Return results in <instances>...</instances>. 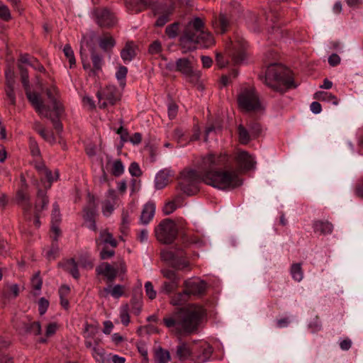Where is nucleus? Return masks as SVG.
<instances>
[{
    "label": "nucleus",
    "mask_w": 363,
    "mask_h": 363,
    "mask_svg": "<svg viewBox=\"0 0 363 363\" xmlns=\"http://www.w3.org/2000/svg\"><path fill=\"white\" fill-rule=\"evenodd\" d=\"M27 332L35 335H40L42 333L41 326L39 322H33L26 327Z\"/></svg>",
    "instance_id": "47"
},
{
    "label": "nucleus",
    "mask_w": 363,
    "mask_h": 363,
    "mask_svg": "<svg viewBox=\"0 0 363 363\" xmlns=\"http://www.w3.org/2000/svg\"><path fill=\"white\" fill-rule=\"evenodd\" d=\"M63 52L66 57L68 59L69 62V67L72 68L76 63V60L74 55V52L69 45H66L64 47Z\"/></svg>",
    "instance_id": "43"
},
{
    "label": "nucleus",
    "mask_w": 363,
    "mask_h": 363,
    "mask_svg": "<svg viewBox=\"0 0 363 363\" xmlns=\"http://www.w3.org/2000/svg\"><path fill=\"white\" fill-rule=\"evenodd\" d=\"M19 288L17 284H11L5 287L1 291V299L6 303L7 301L13 299L18 296Z\"/></svg>",
    "instance_id": "22"
},
{
    "label": "nucleus",
    "mask_w": 363,
    "mask_h": 363,
    "mask_svg": "<svg viewBox=\"0 0 363 363\" xmlns=\"http://www.w3.org/2000/svg\"><path fill=\"white\" fill-rule=\"evenodd\" d=\"M172 172L169 169H164L160 170L155 176V186L157 189L164 188L168 182L169 178L172 176Z\"/></svg>",
    "instance_id": "19"
},
{
    "label": "nucleus",
    "mask_w": 363,
    "mask_h": 363,
    "mask_svg": "<svg viewBox=\"0 0 363 363\" xmlns=\"http://www.w3.org/2000/svg\"><path fill=\"white\" fill-rule=\"evenodd\" d=\"M237 164L242 170L247 171L255 167L256 161L254 157L244 150H239L235 157Z\"/></svg>",
    "instance_id": "14"
},
{
    "label": "nucleus",
    "mask_w": 363,
    "mask_h": 363,
    "mask_svg": "<svg viewBox=\"0 0 363 363\" xmlns=\"http://www.w3.org/2000/svg\"><path fill=\"white\" fill-rule=\"evenodd\" d=\"M64 267L74 279H77L79 277L77 264L73 259L66 261L64 264Z\"/></svg>",
    "instance_id": "30"
},
{
    "label": "nucleus",
    "mask_w": 363,
    "mask_h": 363,
    "mask_svg": "<svg viewBox=\"0 0 363 363\" xmlns=\"http://www.w3.org/2000/svg\"><path fill=\"white\" fill-rule=\"evenodd\" d=\"M97 96L101 108H105L109 104L113 105L118 99V94L113 86H108L103 92H99Z\"/></svg>",
    "instance_id": "13"
},
{
    "label": "nucleus",
    "mask_w": 363,
    "mask_h": 363,
    "mask_svg": "<svg viewBox=\"0 0 363 363\" xmlns=\"http://www.w3.org/2000/svg\"><path fill=\"white\" fill-rule=\"evenodd\" d=\"M6 87H13L15 85L14 75L11 70L6 72Z\"/></svg>",
    "instance_id": "61"
},
{
    "label": "nucleus",
    "mask_w": 363,
    "mask_h": 363,
    "mask_svg": "<svg viewBox=\"0 0 363 363\" xmlns=\"http://www.w3.org/2000/svg\"><path fill=\"white\" fill-rule=\"evenodd\" d=\"M135 55L134 45L128 43L121 52V57L125 63L130 62Z\"/></svg>",
    "instance_id": "25"
},
{
    "label": "nucleus",
    "mask_w": 363,
    "mask_h": 363,
    "mask_svg": "<svg viewBox=\"0 0 363 363\" xmlns=\"http://www.w3.org/2000/svg\"><path fill=\"white\" fill-rule=\"evenodd\" d=\"M90 206V208L84 209V218L88 227H94L95 225L94 218L96 215V209L93 203H91Z\"/></svg>",
    "instance_id": "26"
},
{
    "label": "nucleus",
    "mask_w": 363,
    "mask_h": 363,
    "mask_svg": "<svg viewBox=\"0 0 363 363\" xmlns=\"http://www.w3.org/2000/svg\"><path fill=\"white\" fill-rule=\"evenodd\" d=\"M104 291L110 294L112 297L119 298L124 294V286L120 284H116L113 287L108 286L105 288Z\"/></svg>",
    "instance_id": "33"
},
{
    "label": "nucleus",
    "mask_w": 363,
    "mask_h": 363,
    "mask_svg": "<svg viewBox=\"0 0 363 363\" xmlns=\"http://www.w3.org/2000/svg\"><path fill=\"white\" fill-rule=\"evenodd\" d=\"M177 106L174 104H169L168 105V116L170 119H173L175 118L177 113Z\"/></svg>",
    "instance_id": "62"
},
{
    "label": "nucleus",
    "mask_w": 363,
    "mask_h": 363,
    "mask_svg": "<svg viewBox=\"0 0 363 363\" xmlns=\"http://www.w3.org/2000/svg\"><path fill=\"white\" fill-rule=\"evenodd\" d=\"M185 290L189 295H201L204 293L206 284L200 279H189L184 283Z\"/></svg>",
    "instance_id": "16"
},
{
    "label": "nucleus",
    "mask_w": 363,
    "mask_h": 363,
    "mask_svg": "<svg viewBox=\"0 0 363 363\" xmlns=\"http://www.w3.org/2000/svg\"><path fill=\"white\" fill-rule=\"evenodd\" d=\"M46 95L51 107L45 105L43 101L42 106L45 111L46 113H38L43 117L50 119L55 128L57 131H61L62 129V125L59 121V118L62 116L64 113V108L62 104L57 99L58 91L55 87H51L46 90Z\"/></svg>",
    "instance_id": "5"
},
{
    "label": "nucleus",
    "mask_w": 363,
    "mask_h": 363,
    "mask_svg": "<svg viewBox=\"0 0 363 363\" xmlns=\"http://www.w3.org/2000/svg\"><path fill=\"white\" fill-rule=\"evenodd\" d=\"M99 45L102 50L106 51L113 48L115 40L111 36L106 35L99 38Z\"/></svg>",
    "instance_id": "31"
},
{
    "label": "nucleus",
    "mask_w": 363,
    "mask_h": 363,
    "mask_svg": "<svg viewBox=\"0 0 363 363\" xmlns=\"http://www.w3.org/2000/svg\"><path fill=\"white\" fill-rule=\"evenodd\" d=\"M97 274L103 275L108 281H113L118 273L125 274L126 272V266L123 259L113 263V265L108 262H102L96 268Z\"/></svg>",
    "instance_id": "7"
},
{
    "label": "nucleus",
    "mask_w": 363,
    "mask_h": 363,
    "mask_svg": "<svg viewBox=\"0 0 363 363\" xmlns=\"http://www.w3.org/2000/svg\"><path fill=\"white\" fill-rule=\"evenodd\" d=\"M30 148L33 156L37 157L40 155V150L37 145V143L35 140H30Z\"/></svg>",
    "instance_id": "63"
},
{
    "label": "nucleus",
    "mask_w": 363,
    "mask_h": 363,
    "mask_svg": "<svg viewBox=\"0 0 363 363\" xmlns=\"http://www.w3.org/2000/svg\"><path fill=\"white\" fill-rule=\"evenodd\" d=\"M171 9H168L167 13L160 16L155 22V26L161 27L163 26L167 21L169 15L171 13Z\"/></svg>",
    "instance_id": "57"
},
{
    "label": "nucleus",
    "mask_w": 363,
    "mask_h": 363,
    "mask_svg": "<svg viewBox=\"0 0 363 363\" xmlns=\"http://www.w3.org/2000/svg\"><path fill=\"white\" fill-rule=\"evenodd\" d=\"M240 108L246 111H256L261 108V104L253 87H245L238 95Z\"/></svg>",
    "instance_id": "6"
},
{
    "label": "nucleus",
    "mask_w": 363,
    "mask_h": 363,
    "mask_svg": "<svg viewBox=\"0 0 363 363\" xmlns=\"http://www.w3.org/2000/svg\"><path fill=\"white\" fill-rule=\"evenodd\" d=\"M194 355V352L191 351L189 346L184 342L181 343L177 347V356L179 360L184 361L188 359H191Z\"/></svg>",
    "instance_id": "24"
},
{
    "label": "nucleus",
    "mask_w": 363,
    "mask_h": 363,
    "mask_svg": "<svg viewBox=\"0 0 363 363\" xmlns=\"http://www.w3.org/2000/svg\"><path fill=\"white\" fill-rule=\"evenodd\" d=\"M167 67L169 70L180 72L186 77H191L194 73L191 63L187 58H179L175 62H169Z\"/></svg>",
    "instance_id": "12"
},
{
    "label": "nucleus",
    "mask_w": 363,
    "mask_h": 363,
    "mask_svg": "<svg viewBox=\"0 0 363 363\" xmlns=\"http://www.w3.org/2000/svg\"><path fill=\"white\" fill-rule=\"evenodd\" d=\"M228 156L225 154L216 156L208 154L201 158L199 172L194 169L185 170L182 173L180 187L184 193L191 192L187 185H194L202 181L213 188L230 191L242 184V179L238 172L233 169L213 170L214 168L226 164Z\"/></svg>",
    "instance_id": "1"
},
{
    "label": "nucleus",
    "mask_w": 363,
    "mask_h": 363,
    "mask_svg": "<svg viewBox=\"0 0 363 363\" xmlns=\"http://www.w3.org/2000/svg\"><path fill=\"white\" fill-rule=\"evenodd\" d=\"M204 23L199 18H195L185 26L179 38V43L183 52H191L197 48H208L213 45L215 40L212 35L203 30Z\"/></svg>",
    "instance_id": "3"
},
{
    "label": "nucleus",
    "mask_w": 363,
    "mask_h": 363,
    "mask_svg": "<svg viewBox=\"0 0 363 363\" xmlns=\"http://www.w3.org/2000/svg\"><path fill=\"white\" fill-rule=\"evenodd\" d=\"M58 325L56 323H49L45 330V336L47 337L52 336L57 331Z\"/></svg>",
    "instance_id": "56"
},
{
    "label": "nucleus",
    "mask_w": 363,
    "mask_h": 363,
    "mask_svg": "<svg viewBox=\"0 0 363 363\" xmlns=\"http://www.w3.org/2000/svg\"><path fill=\"white\" fill-rule=\"evenodd\" d=\"M228 24L229 23L227 16L221 14L218 19L213 23V26L217 33H223L227 30Z\"/></svg>",
    "instance_id": "27"
},
{
    "label": "nucleus",
    "mask_w": 363,
    "mask_h": 363,
    "mask_svg": "<svg viewBox=\"0 0 363 363\" xmlns=\"http://www.w3.org/2000/svg\"><path fill=\"white\" fill-rule=\"evenodd\" d=\"M114 211V204L110 201H106L102 204V213L105 216H109Z\"/></svg>",
    "instance_id": "49"
},
{
    "label": "nucleus",
    "mask_w": 363,
    "mask_h": 363,
    "mask_svg": "<svg viewBox=\"0 0 363 363\" xmlns=\"http://www.w3.org/2000/svg\"><path fill=\"white\" fill-rule=\"evenodd\" d=\"M19 69L21 71V81L23 86L26 90V94L28 101L30 102L35 110L38 113L45 114V111L42 106V98L39 94L30 91L29 89L28 75L21 65H19Z\"/></svg>",
    "instance_id": "10"
},
{
    "label": "nucleus",
    "mask_w": 363,
    "mask_h": 363,
    "mask_svg": "<svg viewBox=\"0 0 363 363\" xmlns=\"http://www.w3.org/2000/svg\"><path fill=\"white\" fill-rule=\"evenodd\" d=\"M238 131L240 142L243 144L247 143L251 139V135H250L247 130L241 125L239 127Z\"/></svg>",
    "instance_id": "48"
},
{
    "label": "nucleus",
    "mask_w": 363,
    "mask_h": 363,
    "mask_svg": "<svg viewBox=\"0 0 363 363\" xmlns=\"http://www.w3.org/2000/svg\"><path fill=\"white\" fill-rule=\"evenodd\" d=\"M157 239L163 243H171L177 235V228H155Z\"/></svg>",
    "instance_id": "18"
},
{
    "label": "nucleus",
    "mask_w": 363,
    "mask_h": 363,
    "mask_svg": "<svg viewBox=\"0 0 363 363\" xmlns=\"http://www.w3.org/2000/svg\"><path fill=\"white\" fill-rule=\"evenodd\" d=\"M182 225V220H176L171 218H165L159 223L158 227H178Z\"/></svg>",
    "instance_id": "44"
},
{
    "label": "nucleus",
    "mask_w": 363,
    "mask_h": 363,
    "mask_svg": "<svg viewBox=\"0 0 363 363\" xmlns=\"http://www.w3.org/2000/svg\"><path fill=\"white\" fill-rule=\"evenodd\" d=\"M128 72V69L124 66H120L116 73V77L121 86L125 85V79Z\"/></svg>",
    "instance_id": "45"
},
{
    "label": "nucleus",
    "mask_w": 363,
    "mask_h": 363,
    "mask_svg": "<svg viewBox=\"0 0 363 363\" xmlns=\"http://www.w3.org/2000/svg\"><path fill=\"white\" fill-rule=\"evenodd\" d=\"M96 245L100 250L101 259H107L112 257L115 252L113 249H108L106 245H109L112 248H114L117 246V242L110 233L104 230L101 232L99 238L96 240Z\"/></svg>",
    "instance_id": "8"
},
{
    "label": "nucleus",
    "mask_w": 363,
    "mask_h": 363,
    "mask_svg": "<svg viewBox=\"0 0 363 363\" xmlns=\"http://www.w3.org/2000/svg\"><path fill=\"white\" fill-rule=\"evenodd\" d=\"M318 94V99H322V100H325V101H328L330 99H332L333 104H335V105L337 104V101L336 100V97L334 95H333L331 94H329L328 92H320V93H319Z\"/></svg>",
    "instance_id": "59"
},
{
    "label": "nucleus",
    "mask_w": 363,
    "mask_h": 363,
    "mask_svg": "<svg viewBox=\"0 0 363 363\" xmlns=\"http://www.w3.org/2000/svg\"><path fill=\"white\" fill-rule=\"evenodd\" d=\"M145 289L146 295L148 296L150 299L152 300L155 298L157 293L154 289L152 284L150 281H147L145 284Z\"/></svg>",
    "instance_id": "52"
},
{
    "label": "nucleus",
    "mask_w": 363,
    "mask_h": 363,
    "mask_svg": "<svg viewBox=\"0 0 363 363\" xmlns=\"http://www.w3.org/2000/svg\"><path fill=\"white\" fill-rule=\"evenodd\" d=\"M292 278L296 281H301L303 277V273L301 264H294L291 267Z\"/></svg>",
    "instance_id": "37"
},
{
    "label": "nucleus",
    "mask_w": 363,
    "mask_h": 363,
    "mask_svg": "<svg viewBox=\"0 0 363 363\" xmlns=\"http://www.w3.org/2000/svg\"><path fill=\"white\" fill-rule=\"evenodd\" d=\"M264 82L267 86L279 91H283L280 87L281 85L284 86L286 89L294 88L297 86L294 82L290 70L278 64H272L267 67Z\"/></svg>",
    "instance_id": "4"
},
{
    "label": "nucleus",
    "mask_w": 363,
    "mask_h": 363,
    "mask_svg": "<svg viewBox=\"0 0 363 363\" xmlns=\"http://www.w3.org/2000/svg\"><path fill=\"white\" fill-rule=\"evenodd\" d=\"M92 355L94 357V358L99 362V361H101L104 358V350L99 347H96V346H94L92 347Z\"/></svg>",
    "instance_id": "55"
},
{
    "label": "nucleus",
    "mask_w": 363,
    "mask_h": 363,
    "mask_svg": "<svg viewBox=\"0 0 363 363\" xmlns=\"http://www.w3.org/2000/svg\"><path fill=\"white\" fill-rule=\"evenodd\" d=\"M162 258L169 261L171 265L178 270H184L189 268V262L185 257L183 250H164L161 252Z\"/></svg>",
    "instance_id": "9"
},
{
    "label": "nucleus",
    "mask_w": 363,
    "mask_h": 363,
    "mask_svg": "<svg viewBox=\"0 0 363 363\" xmlns=\"http://www.w3.org/2000/svg\"><path fill=\"white\" fill-rule=\"evenodd\" d=\"M49 306V301L44 297H42L38 301V311L40 315H44Z\"/></svg>",
    "instance_id": "53"
},
{
    "label": "nucleus",
    "mask_w": 363,
    "mask_h": 363,
    "mask_svg": "<svg viewBox=\"0 0 363 363\" xmlns=\"http://www.w3.org/2000/svg\"><path fill=\"white\" fill-rule=\"evenodd\" d=\"M129 172L133 177H139L141 174V170L138 163H131L129 167Z\"/></svg>",
    "instance_id": "60"
},
{
    "label": "nucleus",
    "mask_w": 363,
    "mask_h": 363,
    "mask_svg": "<svg viewBox=\"0 0 363 363\" xmlns=\"http://www.w3.org/2000/svg\"><path fill=\"white\" fill-rule=\"evenodd\" d=\"M61 234V228H52L50 230V237L53 242L49 249L44 250L45 256L49 260L55 259L59 252L58 245L55 242L57 241Z\"/></svg>",
    "instance_id": "17"
},
{
    "label": "nucleus",
    "mask_w": 363,
    "mask_h": 363,
    "mask_svg": "<svg viewBox=\"0 0 363 363\" xmlns=\"http://www.w3.org/2000/svg\"><path fill=\"white\" fill-rule=\"evenodd\" d=\"M91 60L94 65V69H91L90 65L89 63H86L84 57L82 55V60L83 63V67L86 70H90V72L92 74H96L97 72L100 71L101 69L102 65H103V60L102 57L94 53V52L91 53Z\"/></svg>",
    "instance_id": "21"
},
{
    "label": "nucleus",
    "mask_w": 363,
    "mask_h": 363,
    "mask_svg": "<svg viewBox=\"0 0 363 363\" xmlns=\"http://www.w3.org/2000/svg\"><path fill=\"white\" fill-rule=\"evenodd\" d=\"M170 361V354L167 350L160 347L155 351V363H168Z\"/></svg>",
    "instance_id": "29"
},
{
    "label": "nucleus",
    "mask_w": 363,
    "mask_h": 363,
    "mask_svg": "<svg viewBox=\"0 0 363 363\" xmlns=\"http://www.w3.org/2000/svg\"><path fill=\"white\" fill-rule=\"evenodd\" d=\"M179 281H164L161 287L162 293L169 294L174 291L179 287Z\"/></svg>",
    "instance_id": "36"
},
{
    "label": "nucleus",
    "mask_w": 363,
    "mask_h": 363,
    "mask_svg": "<svg viewBox=\"0 0 363 363\" xmlns=\"http://www.w3.org/2000/svg\"><path fill=\"white\" fill-rule=\"evenodd\" d=\"M155 213V206L152 203H147L144 205L140 217V223L143 225H147L152 220Z\"/></svg>",
    "instance_id": "20"
},
{
    "label": "nucleus",
    "mask_w": 363,
    "mask_h": 363,
    "mask_svg": "<svg viewBox=\"0 0 363 363\" xmlns=\"http://www.w3.org/2000/svg\"><path fill=\"white\" fill-rule=\"evenodd\" d=\"M189 294L186 290L175 294L171 299V303L173 306H180L186 303L189 298Z\"/></svg>",
    "instance_id": "34"
},
{
    "label": "nucleus",
    "mask_w": 363,
    "mask_h": 363,
    "mask_svg": "<svg viewBox=\"0 0 363 363\" xmlns=\"http://www.w3.org/2000/svg\"><path fill=\"white\" fill-rule=\"evenodd\" d=\"M192 360L197 363H203L208 361L213 352L211 346L206 343H202L194 349Z\"/></svg>",
    "instance_id": "15"
},
{
    "label": "nucleus",
    "mask_w": 363,
    "mask_h": 363,
    "mask_svg": "<svg viewBox=\"0 0 363 363\" xmlns=\"http://www.w3.org/2000/svg\"><path fill=\"white\" fill-rule=\"evenodd\" d=\"M123 172H124V166L122 164V162H121V160H115L112 164V173L115 176L118 177V176L121 175L123 173Z\"/></svg>",
    "instance_id": "46"
},
{
    "label": "nucleus",
    "mask_w": 363,
    "mask_h": 363,
    "mask_svg": "<svg viewBox=\"0 0 363 363\" xmlns=\"http://www.w3.org/2000/svg\"><path fill=\"white\" fill-rule=\"evenodd\" d=\"M164 277L167 279L169 281H179L180 278L177 273L171 269H164L161 271Z\"/></svg>",
    "instance_id": "50"
},
{
    "label": "nucleus",
    "mask_w": 363,
    "mask_h": 363,
    "mask_svg": "<svg viewBox=\"0 0 363 363\" xmlns=\"http://www.w3.org/2000/svg\"><path fill=\"white\" fill-rule=\"evenodd\" d=\"M161 43L159 41H155L150 45L149 51L152 54H156L161 51Z\"/></svg>",
    "instance_id": "64"
},
{
    "label": "nucleus",
    "mask_w": 363,
    "mask_h": 363,
    "mask_svg": "<svg viewBox=\"0 0 363 363\" xmlns=\"http://www.w3.org/2000/svg\"><path fill=\"white\" fill-rule=\"evenodd\" d=\"M42 170L43 174H41V177L47 179V181L49 182V186H50V184L57 180L59 177L58 172L56 169L53 172L47 169L46 168H43Z\"/></svg>",
    "instance_id": "39"
},
{
    "label": "nucleus",
    "mask_w": 363,
    "mask_h": 363,
    "mask_svg": "<svg viewBox=\"0 0 363 363\" xmlns=\"http://www.w3.org/2000/svg\"><path fill=\"white\" fill-rule=\"evenodd\" d=\"M20 61L21 63L28 65L35 69H38L40 71H43L44 69L43 67L39 65L35 58H32L29 55H21Z\"/></svg>",
    "instance_id": "35"
},
{
    "label": "nucleus",
    "mask_w": 363,
    "mask_h": 363,
    "mask_svg": "<svg viewBox=\"0 0 363 363\" xmlns=\"http://www.w3.org/2000/svg\"><path fill=\"white\" fill-rule=\"evenodd\" d=\"M48 203V199L43 194V193L41 191H40L38 193V201L35 205L36 213H38L40 211H43L47 206Z\"/></svg>",
    "instance_id": "40"
},
{
    "label": "nucleus",
    "mask_w": 363,
    "mask_h": 363,
    "mask_svg": "<svg viewBox=\"0 0 363 363\" xmlns=\"http://www.w3.org/2000/svg\"><path fill=\"white\" fill-rule=\"evenodd\" d=\"M166 33L171 38H176L178 34V24L173 23L167 26L166 28Z\"/></svg>",
    "instance_id": "54"
},
{
    "label": "nucleus",
    "mask_w": 363,
    "mask_h": 363,
    "mask_svg": "<svg viewBox=\"0 0 363 363\" xmlns=\"http://www.w3.org/2000/svg\"><path fill=\"white\" fill-rule=\"evenodd\" d=\"M149 1L150 0H127L126 6L133 12H139Z\"/></svg>",
    "instance_id": "28"
},
{
    "label": "nucleus",
    "mask_w": 363,
    "mask_h": 363,
    "mask_svg": "<svg viewBox=\"0 0 363 363\" xmlns=\"http://www.w3.org/2000/svg\"><path fill=\"white\" fill-rule=\"evenodd\" d=\"M60 220V213L59 207L57 204L53 205V210L52 213V220L54 225H57Z\"/></svg>",
    "instance_id": "58"
},
{
    "label": "nucleus",
    "mask_w": 363,
    "mask_h": 363,
    "mask_svg": "<svg viewBox=\"0 0 363 363\" xmlns=\"http://www.w3.org/2000/svg\"><path fill=\"white\" fill-rule=\"evenodd\" d=\"M119 313L121 323L124 325H128L130 323L129 306L128 304L122 305Z\"/></svg>",
    "instance_id": "38"
},
{
    "label": "nucleus",
    "mask_w": 363,
    "mask_h": 363,
    "mask_svg": "<svg viewBox=\"0 0 363 363\" xmlns=\"http://www.w3.org/2000/svg\"><path fill=\"white\" fill-rule=\"evenodd\" d=\"M203 315L204 310L201 306L191 304L174 311L164 318V323L172 333L189 335L198 330Z\"/></svg>",
    "instance_id": "2"
},
{
    "label": "nucleus",
    "mask_w": 363,
    "mask_h": 363,
    "mask_svg": "<svg viewBox=\"0 0 363 363\" xmlns=\"http://www.w3.org/2000/svg\"><path fill=\"white\" fill-rule=\"evenodd\" d=\"M180 199L176 198L174 201L167 202L163 207V212L165 214H170L174 212L179 206Z\"/></svg>",
    "instance_id": "41"
},
{
    "label": "nucleus",
    "mask_w": 363,
    "mask_h": 363,
    "mask_svg": "<svg viewBox=\"0 0 363 363\" xmlns=\"http://www.w3.org/2000/svg\"><path fill=\"white\" fill-rule=\"evenodd\" d=\"M16 199L20 203L23 208L25 213L29 211L30 205L29 203V197L23 191H18L16 196Z\"/></svg>",
    "instance_id": "32"
},
{
    "label": "nucleus",
    "mask_w": 363,
    "mask_h": 363,
    "mask_svg": "<svg viewBox=\"0 0 363 363\" xmlns=\"http://www.w3.org/2000/svg\"><path fill=\"white\" fill-rule=\"evenodd\" d=\"M43 281L39 274H35L31 279L32 288L35 290L34 295H39Z\"/></svg>",
    "instance_id": "42"
},
{
    "label": "nucleus",
    "mask_w": 363,
    "mask_h": 363,
    "mask_svg": "<svg viewBox=\"0 0 363 363\" xmlns=\"http://www.w3.org/2000/svg\"><path fill=\"white\" fill-rule=\"evenodd\" d=\"M0 18L8 21L11 18V13L9 8L0 1Z\"/></svg>",
    "instance_id": "51"
},
{
    "label": "nucleus",
    "mask_w": 363,
    "mask_h": 363,
    "mask_svg": "<svg viewBox=\"0 0 363 363\" xmlns=\"http://www.w3.org/2000/svg\"><path fill=\"white\" fill-rule=\"evenodd\" d=\"M246 43H236L233 45L234 59L238 63L243 62L246 60L247 54L243 50Z\"/></svg>",
    "instance_id": "23"
},
{
    "label": "nucleus",
    "mask_w": 363,
    "mask_h": 363,
    "mask_svg": "<svg viewBox=\"0 0 363 363\" xmlns=\"http://www.w3.org/2000/svg\"><path fill=\"white\" fill-rule=\"evenodd\" d=\"M92 16L101 27L113 26L117 21L114 13L104 8L94 9Z\"/></svg>",
    "instance_id": "11"
}]
</instances>
